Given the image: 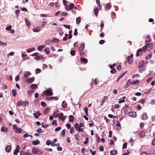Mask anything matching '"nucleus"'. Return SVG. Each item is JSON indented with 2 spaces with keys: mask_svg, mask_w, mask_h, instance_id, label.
I'll use <instances>...</instances> for the list:
<instances>
[{
  "mask_svg": "<svg viewBox=\"0 0 155 155\" xmlns=\"http://www.w3.org/2000/svg\"><path fill=\"white\" fill-rule=\"evenodd\" d=\"M41 105L43 106V107H45L46 106V104L45 103L44 101H42L41 102Z\"/></svg>",
  "mask_w": 155,
  "mask_h": 155,
  "instance_id": "nucleus-55",
  "label": "nucleus"
},
{
  "mask_svg": "<svg viewBox=\"0 0 155 155\" xmlns=\"http://www.w3.org/2000/svg\"><path fill=\"white\" fill-rule=\"evenodd\" d=\"M52 125H57V120H53L52 123Z\"/></svg>",
  "mask_w": 155,
  "mask_h": 155,
  "instance_id": "nucleus-47",
  "label": "nucleus"
},
{
  "mask_svg": "<svg viewBox=\"0 0 155 155\" xmlns=\"http://www.w3.org/2000/svg\"><path fill=\"white\" fill-rule=\"evenodd\" d=\"M96 3L97 5L101 9V6H100V2L99 0H96Z\"/></svg>",
  "mask_w": 155,
  "mask_h": 155,
  "instance_id": "nucleus-50",
  "label": "nucleus"
},
{
  "mask_svg": "<svg viewBox=\"0 0 155 155\" xmlns=\"http://www.w3.org/2000/svg\"><path fill=\"white\" fill-rule=\"evenodd\" d=\"M74 4L73 3H71V4L70 5H68V6H66V7H65L66 9L68 11H69L72 8H74Z\"/></svg>",
  "mask_w": 155,
  "mask_h": 155,
  "instance_id": "nucleus-3",
  "label": "nucleus"
},
{
  "mask_svg": "<svg viewBox=\"0 0 155 155\" xmlns=\"http://www.w3.org/2000/svg\"><path fill=\"white\" fill-rule=\"evenodd\" d=\"M117 151L115 150H112L110 152V154L111 155H115L117 154Z\"/></svg>",
  "mask_w": 155,
  "mask_h": 155,
  "instance_id": "nucleus-21",
  "label": "nucleus"
},
{
  "mask_svg": "<svg viewBox=\"0 0 155 155\" xmlns=\"http://www.w3.org/2000/svg\"><path fill=\"white\" fill-rule=\"evenodd\" d=\"M99 150L101 151H103L104 150V147L102 146H100L99 148Z\"/></svg>",
  "mask_w": 155,
  "mask_h": 155,
  "instance_id": "nucleus-63",
  "label": "nucleus"
},
{
  "mask_svg": "<svg viewBox=\"0 0 155 155\" xmlns=\"http://www.w3.org/2000/svg\"><path fill=\"white\" fill-rule=\"evenodd\" d=\"M84 110L87 116L88 115V108L87 107H85L84 108Z\"/></svg>",
  "mask_w": 155,
  "mask_h": 155,
  "instance_id": "nucleus-34",
  "label": "nucleus"
},
{
  "mask_svg": "<svg viewBox=\"0 0 155 155\" xmlns=\"http://www.w3.org/2000/svg\"><path fill=\"white\" fill-rule=\"evenodd\" d=\"M153 47V45L151 43H148L147 44L146 46L143 47V49L145 51V49L147 51H150Z\"/></svg>",
  "mask_w": 155,
  "mask_h": 155,
  "instance_id": "nucleus-1",
  "label": "nucleus"
},
{
  "mask_svg": "<svg viewBox=\"0 0 155 155\" xmlns=\"http://www.w3.org/2000/svg\"><path fill=\"white\" fill-rule=\"evenodd\" d=\"M44 51H45L46 53L48 54L50 52V50L48 48H46L45 50H44Z\"/></svg>",
  "mask_w": 155,
  "mask_h": 155,
  "instance_id": "nucleus-25",
  "label": "nucleus"
},
{
  "mask_svg": "<svg viewBox=\"0 0 155 155\" xmlns=\"http://www.w3.org/2000/svg\"><path fill=\"white\" fill-rule=\"evenodd\" d=\"M104 26V24L103 23V22L102 21H101V25H100V27H101V30H102L103 29Z\"/></svg>",
  "mask_w": 155,
  "mask_h": 155,
  "instance_id": "nucleus-62",
  "label": "nucleus"
},
{
  "mask_svg": "<svg viewBox=\"0 0 155 155\" xmlns=\"http://www.w3.org/2000/svg\"><path fill=\"white\" fill-rule=\"evenodd\" d=\"M64 116V114L63 113H61L59 114L58 116V118L59 119H60L61 120V119L62 118H63Z\"/></svg>",
  "mask_w": 155,
  "mask_h": 155,
  "instance_id": "nucleus-38",
  "label": "nucleus"
},
{
  "mask_svg": "<svg viewBox=\"0 0 155 155\" xmlns=\"http://www.w3.org/2000/svg\"><path fill=\"white\" fill-rule=\"evenodd\" d=\"M37 132L39 133H41L42 132V131L41 129L38 128L37 130Z\"/></svg>",
  "mask_w": 155,
  "mask_h": 155,
  "instance_id": "nucleus-60",
  "label": "nucleus"
},
{
  "mask_svg": "<svg viewBox=\"0 0 155 155\" xmlns=\"http://www.w3.org/2000/svg\"><path fill=\"white\" fill-rule=\"evenodd\" d=\"M40 143V142L38 140H36L33 141H32V143L34 145H37Z\"/></svg>",
  "mask_w": 155,
  "mask_h": 155,
  "instance_id": "nucleus-20",
  "label": "nucleus"
},
{
  "mask_svg": "<svg viewBox=\"0 0 155 155\" xmlns=\"http://www.w3.org/2000/svg\"><path fill=\"white\" fill-rule=\"evenodd\" d=\"M70 54L72 56H74L75 54V52L74 50H72L70 52Z\"/></svg>",
  "mask_w": 155,
  "mask_h": 155,
  "instance_id": "nucleus-46",
  "label": "nucleus"
},
{
  "mask_svg": "<svg viewBox=\"0 0 155 155\" xmlns=\"http://www.w3.org/2000/svg\"><path fill=\"white\" fill-rule=\"evenodd\" d=\"M133 55V54H132L130 56H128L127 58V62L130 64H132L133 62L132 60Z\"/></svg>",
  "mask_w": 155,
  "mask_h": 155,
  "instance_id": "nucleus-4",
  "label": "nucleus"
},
{
  "mask_svg": "<svg viewBox=\"0 0 155 155\" xmlns=\"http://www.w3.org/2000/svg\"><path fill=\"white\" fill-rule=\"evenodd\" d=\"M49 110V108H45L44 111V113L45 114H47Z\"/></svg>",
  "mask_w": 155,
  "mask_h": 155,
  "instance_id": "nucleus-35",
  "label": "nucleus"
},
{
  "mask_svg": "<svg viewBox=\"0 0 155 155\" xmlns=\"http://www.w3.org/2000/svg\"><path fill=\"white\" fill-rule=\"evenodd\" d=\"M65 130H63L61 132V135L63 136H65Z\"/></svg>",
  "mask_w": 155,
  "mask_h": 155,
  "instance_id": "nucleus-58",
  "label": "nucleus"
},
{
  "mask_svg": "<svg viewBox=\"0 0 155 155\" xmlns=\"http://www.w3.org/2000/svg\"><path fill=\"white\" fill-rule=\"evenodd\" d=\"M128 115L132 117H137L136 112H131L128 113Z\"/></svg>",
  "mask_w": 155,
  "mask_h": 155,
  "instance_id": "nucleus-6",
  "label": "nucleus"
},
{
  "mask_svg": "<svg viewBox=\"0 0 155 155\" xmlns=\"http://www.w3.org/2000/svg\"><path fill=\"white\" fill-rule=\"evenodd\" d=\"M12 27V25H10L6 27L5 28V29L7 31L10 30L11 29Z\"/></svg>",
  "mask_w": 155,
  "mask_h": 155,
  "instance_id": "nucleus-40",
  "label": "nucleus"
},
{
  "mask_svg": "<svg viewBox=\"0 0 155 155\" xmlns=\"http://www.w3.org/2000/svg\"><path fill=\"white\" fill-rule=\"evenodd\" d=\"M11 145L7 146L5 148V151L7 152H10L11 149Z\"/></svg>",
  "mask_w": 155,
  "mask_h": 155,
  "instance_id": "nucleus-11",
  "label": "nucleus"
},
{
  "mask_svg": "<svg viewBox=\"0 0 155 155\" xmlns=\"http://www.w3.org/2000/svg\"><path fill=\"white\" fill-rule=\"evenodd\" d=\"M1 130L2 132H5L8 130V129L4 127H2L1 129Z\"/></svg>",
  "mask_w": 155,
  "mask_h": 155,
  "instance_id": "nucleus-29",
  "label": "nucleus"
},
{
  "mask_svg": "<svg viewBox=\"0 0 155 155\" xmlns=\"http://www.w3.org/2000/svg\"><path fill=\"white\" fill-rule=\"evenodd\" d=\"M66 126L67 127L68 129H69L71 127V125L70 124L68 123L66 124Z\"/></svg>",
  "mask_w": 155,
  "mask_h": 155,
  "instance_id": "nucleus-64",
  "label": "nucleus"
},
{
  "mask_svg": "<svg viewBox=\"0 0 155 155\" xmlns=\"http://www.w3.org/2000/svg\"><path fill=\"white\" fill-rule=\"evenodd\" d=\"M34 78L33 77L27 80V82L28 83H31L33 82L34 80Z\"/></svg>",
  "mask_w": 155,
  "mask_h": 155,
  "instance_id": "nucleus-13",
  "label": "nucleus"
},
{
  "mask_svg": "<svg viewBox=\"0 0 155 155\" xmlns=\"http://www.w3.org/2000/svg\"><path fill=\"white\" fill-rule=\"evenodd\" d=\"M14 54V52H11L7 54V56L8 57L9 56H13Z\"/></svg>",
  "mask_w": 155,
  "mask_h": 155,
  "instance_id": "nucleus-42",
  "label": "nucleus"
},
{
  "mask_svg": "<svg viewBox=\"0 0 155 155\" xmlns=\"http://www.w3.org/2000/svg\"><path fill=\"white\" fill-rule=\"evenodd\" d=\"M45 94L46 95L48 96H51L53 94L52 91L50 88H49L47 90L43 92L42 94ZM43 94H42V96H43Z\"/></svg>",
  "mask_w": 155,
  "mask_h": 155,
  "instance_id": "nucleus-2",
  "label": "nucleus"
},
{
  "mask_svg": "<svg viewBox=\"0 0 155 155\" xmlns=\"http://www.w3.org/2000/svg\"><path fill=\"white\" fill-rule=\"evenodd\" d=\"M142 51V50L140 48L137 51V54L136 55V56H140V54H141V52Z\"/></svg>",
  "mask_w": 155,
  "mask_h": 155,
  "instance_id": "nucleus-17",
  "label": "nucleus"
},
{
  "mask_svg": "<svg viewBox=\"0 0 155 155\" xmlns=\"http://www.w3.org/2000/svg\"><path fill=\"white\" fill-rule=\"evenodd\" d=\"M130 83L131 84H139V81L138 80H136L134 81H131L130 82Z\"/></svg>",
  "mask_w": 155,
  "mask_h": 155,
  "instance_id": "nucleus-15",
  "label": "nucleus"
},
{
  "mask_svg": "<svg viewBox=\"0 0 155 155\" xmlns=\"http://www.w3.org/2000/svg\"><path fill=\"white\" fill-rule=\"evenodd\" d=\"M77 130L79 132H82L83 131V128H81V127H78Z\"/></svg>",
  "mask_w": 155,
  "mask_h": 155,
  "instance_id": "nucleus-56",
  "label": "nucleus"
},
{
  "mask_svg": "<svg viewBox=\"0 0 155 155\" xmlns=\"http://www.w3.org/2000/svg\"><path fill=\"white\" fill-rule=\"evenodd\" d=\"M0 45H1L2 46H6L7 45V44L5 42H3L0 41Z\"/></svg>",
  "mask_w": 155,
  "mask_h": 155,
  "instance_id": "nucleus-48",
  "label": "nucleus"
},
{
  "mask_svg": "<svg viewBox=\"0 0 155 155\" xmlns=\"http://www.w3.org/2000/svg\"><path fill=\"white\" fill-rule=\"evenodd\" d=\"M15 79L16 81H19V75H17L15 77Z\"/></svg>",
  "mask_w": 155,
  "mask_h": 155,
  "instance_id": "nucleus-61",
  "label": "nucleus"
},
{
  "mask_svg": "<svg viewBox=\"0 0 155 155\" xmlns=\"http://www.w3.org/2000/svg\"><path fill=\"white\" fill-rule=\"evenodd\" d=\"M59 111L58 110L56 111L53 114V116L54 117H57L58 116V114Z\"/></svg>",
  "mask_w": 155,
  "mask_h": 155,
  "instance_id": "nucleus-37",
  "label": "nucleus"
},
{
  "mask_svg": "<svg viewBox=\"0 0 155 155\" xmlns=\"http://www.w3.org/2000/svg\"><path fill=\"white\" fill-rule=\"evenodd\" d=\"M81 62L82 63H87V59L85 58H81L80 59Z\"/></svg>",
  "mask_w": 155,
  "mask_h": 155,
  "instance_id": "nucleus-12",
  "label": "nucleus"
},
{
  "mask_svg": "<svg viewBox=\"0 0 155 155\" xmlns=\"http://www.w3.org/2000/svg\"><path fill=\"white\" fill-rule=\"evenodd\" d=\"M62 107L64 108H66L67 107V104L65 101H63L62 102Z\"/></svg>",
  "mask_w": 155,
  "mask_h": 155,
  "instance_id": "nucleus-18",
  "label": "nucleus"
},
{
  "mask_svg": "<svg viewBox=\"0 0 155 155\" xmlns=\"http://www.w3.org/2000/svg\"><path fill=\"white\" fill-rule=\"evenodd\" d=\"M127 143H124L123 146V149H126L127 148Z\"/></svg>",
  "mask_w": 155,
  "mask_h": 155,
  "instance_id": "nucleus-59",
  "label": "nucleus"
},
{
  "mask_svg": "<svg viewBox=\"0 0 155 155\" xmlns=\"http://www.w3.org/2000/svg\"><path fill=\"white\" fill-rule=\"evenodd\" d=\"M70 133L71 134H73L74 132V130L73 127H72L71 128L70 130Z\"/></svg>",
  "mask_w": 155,
  "mask_h": 155,
  "instance_id": "nucleus-41",
  "label": "nucleus"
},
{
  "mask_svg": "<svg viewBox=\"0 0 155 155\" xmlns=\"http://www.w3.org/2000/svg\"><path fill=\"white\" fill-rule=\"evenodd\" d=\"M41 125H42V127H43V128H47L48 127V125H47V124L45 125L43 123H42Z\"/></svg>",
  "mask_w": 155,
  "mask_h": 155,
  "instance_id": "nucleus-49",
  "label": "nucleus"
},
{
  "mask_svg": "<svg viewBox=\"0 0 155 155\" xmlns=\"http://www.w3.org/2000/svg\"><path fill=\"white\" fill-rule=\"evenodd\" d=\"M12 94L13 96L15 97L16 95V91L15 89H13L12 90Z\"/></svg>",
  "mask_w": 155,
  "mask_h": 155,
  "instance_id": "nucleus-33",
  "label": "nucleus"
},
{
  "mask_svg": "<svg viewBox=\"0 0 155 155\" xmlns=\"http://www.w3.org/2000/svg\"><path fill=\"white\" fill-rule=\"evenodd\" d=\"M146 37V42H150L152 40L150 36L148 35H147L145 36Z\"/></svg>",
  "mask_w": 155,
  "mask_h": 155,
  "instance_id": "nucleus-7",
  "label": "nucleus"
},
{
  "mask_svg": "<svg viewBox=\"0 0 155 155\" xmlns=\"http://www.w3.org/2000/svg\"><path fill=\"white\" fill-rule=\"evenodd\" d=\"M31 73L29 71H27L24 73V77L25 78H27L28 77L30 74H31Z\"/></svg>",
  "mask_w": 155,
  "mask_h": 155,
  "instance_id": "nucleus-16",
  "label": "nucleus"
},
{
  "mask_svg": "<svg viewBox=\"0 0 155 155\" xmlns=\"http://www.w3.org/2000/svg\"><path fill=\"white\" fill-rule=\"evenodd\" d=\"M34 93V91L32 90H29L27 92V94L29 96H31L32 94Z\"/></svg>",
  "mask_w": 155,
  "mask_h": 155,
  "instance_id": "nucleus-23",
  "label": "nucleus"
},
{
  "mask_svg": "<svg viewBox=\"0 0 155 155\" xmlns=\"http://www.w3.org/2000/svg\"><path fill=\"white\" fill-rule=\"evenodd\" d=\"M41 71L40 69L39 68H37L35 70L36 74H38L40 73L41 72Z\"/></svg>",
  "mask_w": 155,
  "mask_h": 155,
  "instance_id": "nucleus-53",
  "label": "nucleus"
},
{
  "mask_svg": "<svg viewBox=\"0 0 155 155\" xmlns=\"http://www.w3.org/2000/svg\"><path fill=\"white\" fill-rule=\"evenodd\" d=\"M23 102L21 100H20L18 101L17 103V106H19L23 104Z\"/></svg>",
  "mask_w": 155,
  "mask_h": 155,
  "instance_id": "nucleus-32",
  "label": "nucleus"
},
{
  "mask_svg": "<svg viewBox=\"0 0 155 155\" xmlns=\"http://www.w3.org/2000/svg\"><path fill=\"white\" fill-rule=\"evenodd\" d=\"M59 40L56 38H54L52 40V42L53 43H57L59 42Z\"/></svg>",
  "mask_w": 155,
  "mask_h": 155,
  "instance_id": "nucleus-39",
  "label": "nucleus"
},
{
  "mask_svg": "<svg viewBox=\"0 0 155 155\" xmlns=\"http://www.w3.org/2000/svg\"><path fill=\"white\" fill-rule=\"evenodd\" d=\"M30 87L31 89L35 90L37 88L38 86L36 84H31L30 85Z\"/></svg>",
  "mask_w": 155,
  "mask_h": 155,
  "instance_id": "nucleus-10",
  "label": "nucleus"
},
{
  "mask_svg": "<svg viewBox=\"0 0 155 155\" xmlns=\"http://www.w3.org/2000/svg\"><path fill=\"white\" fill-rule=\"evenodd\" d=\"M41 31V28L40 27H34L33 29V31L34 32H37Z\"/></svg>",
  "mask_w": 155,
  "mask_h": 155,
  "instance_id": "nucleus-8",
  "label": "nucleus"
},
{
  "mask_svg": "<svg viewBox=\"0 0 155 155\" xmlns=\"http://www.w3.org/2000/svg\"><path fill=\"white\" fill-rule=\"evenodd\" d=\"M46 98L47 99V100H48V101L51 100H54V97H46Z\"/></svg>",
  "mask_w": 155,
  "mask_h": 155,
  "instance_id": "nucleus-44",
  "label": "nucleus"
},
{
  "mask_svg": "<svg viewBox=\"0 0 155 155\" xmlns=\"http://www.w3.org/2000/svg\"><path fill=\"white\" fill-rule=\"evenodd\" d=\"M69 121L71 122H73L74 120V118L72 115H70L69 116Z\"/></svg>",
  "mask_w": 155,
  "mask_h": 155,
  "instance_id": "nucleus-22",
  "label": "nucleus"
},
{
  "mask_svg": "<svg viewBox=\"0 0 155 155\" xmlns=\"http://www.w3.org/2000/svg\"><path fill=\"white\" fill-rule=\"evenodd\" d=\"M38 148L33 147L32 150V153L34 154H37V151L38 150Z\"/></svg>",
  "mask_w": 155,
  "mask_h": 155,
  "instance_id": "nucleus-14",
  "label": "nucleus"
},
{
  "mask_svg": "<svg viewBox=\"0 0 155 155\" xmlns=\"http://www.w3.org/2000/svg\"><path fill=\"white\" fill-rule=\"evenodd\" d=\"M107 97L106 96H104V99L102 100L101 102V105H102L106 101Z\"/></svg>",
  "mask_w": 155,
  "mask_h": 155,
  "instance_id": "nucleus-27",
  "label": "nucleus"
},
{
  "mask_svg": "<svg viewBox=\"0 0 155 155\" xmlns=\"http://www.w3.org/2000/svg\"><path fill=\"white\" fill-rule=\"evenodd\" d=\"M84 48V44H82L79 48V50L80 51H82Z\"/></svg>",
  "mask_w": 155,
  "mask_h": 155,
  "instance_id": "nucleus-28",
  "label": "nucleus"
},
{
  "mask_svg": "<svg viewBox=\"0 0 155 155\" xmlns=\"http://www.w3.org/2000/svg\"><path fill=\"white\" fill-rule=\"evenodd\" d=\"M45 45H42L38 47V51H41L43 48L45 47Z\"/></svg>",
  "mask_w": 155,
  "mask_h": 155,
  "instance_id": "nucleus-31",
  "label": "nucleus"
},
{
  "mask_svg": "<svg viewBox=\"0 0 155 155\" xmlns=\"http://www.w3.org/2000/svg\"><path fill=\"white\" fill-rule=\"evenodd\" d=\"M34 59L35 60H39L40 59L42 60V61H45L44 58L42 55H37L36 57H34Z\"/></svg>",
  "mask_w": 155,
  "mask_h": 155,
  "instance_id": "nucleus-5",
  "label": "nucleus"
},
{
  "mask_svg": "<svg viewBox=\"0 0 155 155\" xmlns=\"http://www.w3.org/2000/svg\"><path fill=\"white\" fill-rule=\"evenodd\" d=\"M94 83L95 85H97L99 83V81H98L97 79H94Z\"/></svg>",
  "mask_w": 155,
  "mask_h": 155,
  "instance_id": "nucleus-43",
  "label": "nucleus"
},
{
  "mask_svg": "<svg viewBox=\"0 0 155 155\" xmlns=\"http://www.w3.org/2000/svg\"><path fill=\"white\" fill-rule=\"evenodd\" d=\"M25 22L27 26L29 28L31 26V22L30 21H29L28 19L27 18H26L25 19Z\"/></svg>",
  "mask_w": 155,
  "mask_h": 155,
  "instance_id": "nucleus-9",
  "label": "nucleus"
},
{
  "mask_svg": "<svg viewBox=\"0 0 155 155\" xmlns=\"http://www.w3.org/2000/svg\"><path fill=\"white\" fill-rule=\"evenodd\" d=\"M129 81V80L127 82L126 84L124 86V88H126L129 86V84L128 83V82Z\"/></svg>",
  "mask_w": 155,
  "mask_h": 155,
  "instance_id": "nucleus-54",
  "label": "nucleus"
},
{
  "mask_svg": "<svg viewBox=\"0 0 155 155\" xmlns=\"http://www.w3.org/2000/svg\"><path fill=\"white\" fill-rule=\"evenodd\" d=\"M63 26H64L65 28H68V29H70V25H64Z\"/></svg>",
  "mask_w": 155,
  "mask_h": 155,
  "instance_id": "nucleus-51",
  "label": "nucleus"
},
{
  "mask_svg": "<svg viewBox=\"0 0 155 155\" xmlns=\"http://www.w3.org/2000/svg\"><path fill=\"white\" fill-rule=\"evenodd\" d=\"M145 136V132L143 131L141 132L139 134V136L141 138H143Z\"/></svg>",
  "mask_w": 155,
  "mask_h": 155,
  "instance_id": "nucleus-24",
  "label": "nucleus"
},
{
  "mask_svg": "<svg viewBox=\"0 0 155 155\" xmlns=\"http://www.w3.org/2000/svg\"><path fill=\"white\" fill-rule=\"evenodd\" d=\"M22 129L20 127H18L17 128L16 131L18 133H21Z\"/></svg>",
  "mask_w": 155,
  "mask_h": 155,
  "instance_id": "nucleus-36",
  "label": "nucleus"
},
{
  "mask_svg": "<svg viewBox=\"0 0 155 155\" xmlns=\"http://www.w3.org/2000/svg\"><path fill=\"white\" fill-rule=\"evenodd\" d=\"M51 143V141L50 140H48L46 142V144L47 145H49Z\"/></svg>",
  "mask_w": 155,
  "mask_h": 155,
  "instance_id": "nucleus-57",
  "label": "nucleus"
},
{
  "mask_svg": "<svg viewBox=\"0 0 155 155\" xmlns=\"http://www.w3.org/2000/svg\"><path fill=\"white\" fill-rule=\"evenodd\" d=\"M81 18L80 17L77 18H76V22L77 24H79L81 22Z\"/></svg>",
  "mask_w": 155,
  "mask_h": 155,
  "instance_id": "nucleus-26",
  "label": "nucleus"
},
{
  "mask_svg": "<svg viewBox=\"0 0 155 155\" xmlns=\"http://www.w3.org/2000/svg\"><path fill=\"white\" fill-rule=\"evenodd\" d=\"M51 42V41L50 39L47 40L46 41L45 44L47 45H49Z\"/></svg>",
  "mask_w": 155,
  "mask_h": 155,
  "instance_id": "nucleus-45",
  "label": "nucleus"
},
{
  "mask_svg": "<svg viewBox=\"0 0 155 155\" xmlns=\"http://www.w3.org/2000/svg\"><path fill=\"white\" fill-rule=\"evenodd\" d=\"M142 118L143 120H145L147 118V113H145L142 115Z\"/></svg>",
  "mask_w": 155,
  "mask_h": 155,
  "instance_id": "nucleus-19",
  "label": "nucleus"
},
{
  "mask_svg": "<svg viewBox=\"0 0 155 155\" xmlns=\"http://www.w3.org/2000/svg\"><path fill=\"white\" fill-rule=\"evenodd\" d=\"M105 8L106 9H110V3H107L106 4L105 6Z\"/></svg>",
  "mask_w": 155,
  "mask_h": 155,
  "instance_id": "nucleus-30",
  "label": "nucleus"
},
{
  "mask_svg": "<svg viewBox=\"0 0 155 155\" xmlns=\"http://www.w3.org/2000/svg\"><path fill=\"white\" fill-rule=\"evenodd\" d=\"M78 126H79L78 124V123H77L75 124H74V127L76 130H77Z\"/></svg>",
  "mask_w": 155,
  "mask_h": 155,
  "instance_id": "nucleus-52",
  "label": "nucleus"
}]
</instances>
